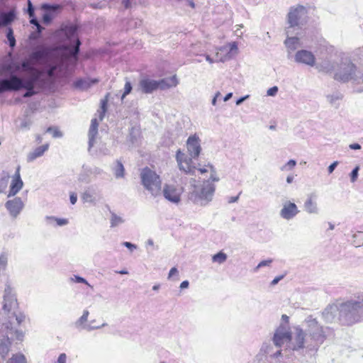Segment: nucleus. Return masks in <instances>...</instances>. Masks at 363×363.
I'll list each match as a JSON object with an SVG mask.
<instances>
[{"label":"nucleus","mask_w":363,"mask_h":363,"mask_svg":"<svg viewBox=\"0 0 363 363\" xmlns=\"http://www.w3.org/2000/svg\"><path fill=\"white\" fill-rule=\"evenodd\" d=\"M306 323L308 327L309 335L306 337L303 330L299 327L294 328L295 335L292 337L285 326H280L274 335V342L276 345L281 347L286 345L287 347L294 350L302 348L305 343L308 347H317L323 342L326 337V331L320 327L315 319L309 318Z\"/></svg>","instance_id":"f257e3e1"},{"label":"nucleus","mask_w":363,"mask_h":363,"mask_svg":"<svg viewBox=\"0 0 363 363\" xmlns=\"http://www.w3.org/2000/svg\"><path fill=\"white\" fill-rule=\"evenodd\" d=\"M363 308V294L347 301H337L329 305L323 312L326 322L338 317L343 324L350 325L359 320V311Z\"/></svg>","instance_id":"f03ea898"},{"label":"nucleus","mask_w":363,"mask_h":363,"mask_svg":"<svg viewBox=\"0 0 363 363\" xmlns=\"http://www.w3.org/2000/svg\"><path fill=\"white\" fill-rule=\"evenodd\" d=\"M186 148L187 154L180 149L176 152L175 158L177 166L180 171L186 174H194L196 166L193 160L197 159L202 152L201 140L199 133H195L188 137Z\"/></svg>","instance_id":"7ed1b4c3"},{"label":"nucleus","mask_w":363,"mask_h":363,"mask_svg":"<svg viewBox=\"0 0 363 363\" xmlns=\"http://www.w3.org/2000/svg\"><path fill=\"white\" fill-rule=\"evenodd\" d=\"M320 71L326 73H333L334 78L340 82H352L357 69L348 59L342 60L339 64L335 60H325L318 66Z\"/></svg>","instance_id":"20e7f679"},{"label":"nucleus","mask_w":363,"mask_h":363,"mask_svg":"<svg viewBox=\"0 0 363 363\" xmlns=\"http://www.w3.org/2000/svg\"><path fill=\"white\" fill-rule=\"evenodd\" d=\"M216 182L203 180L201 183L192 180L190 182L189 199L195 204L205 206L213 199Z\"/></svg>","instance_id":"39448f33"},{"label":"nucleus","mask_w":363,"mask_h":363,"mask_svg":"<svg viewBox=\"0 0 363 363\" xmlns=\"http://www.w3.org/2000/svg\"><path fill=\"white\" fill-rule=\"evenodd\" d=\"M35 79L30 78L25 80L16 76H11L9 79L0 81V94L7 91H18L21 89H26L23 97H30L35 94Z\"/></svg>","instance_id":"423d86ee"},{"label":"nucleus","mask_w":363,"mask_h":363,"mask_svg":"<svg viewBox=\"0 0 363 363\" xmlns=\"http://www.w3.org/2000/svg\"><path fill=\"white\" fill-rule=\"evenodd\" d=\"M140 175L143 186L152 196L157 197L161 194L162 181L156 172L145 167L141 170Z\"/></svg>","instance_id":"0eeeda50"},{"label":"nucleus","mask_w":363,"mask_h":363,"mask_svg":"<svg viewBox=\"0 0 363 363\" xmlns=\"http://www.w3.org/2000/svg\"><path fill=\"white\" fill-rule=\"evenodd\" d=\"M238 53V44L232 42L217 48L216 59L212 58L209 55H205L206 60L213 64L215 62H225L235 57Z\"/></svg>","instance_id":"6e6552de"},{"label":"nucleus","mask_w":363,"mask_h":363,"mask_svg":"<svg viewBox=\"0 0 363 363\" xmlns=\"http://www.w3.org/2000/svg\"><path fill=\"white\" fill-rule=\"evenodd\" d=\"M184 187L177 183H166L161 189V194L169 202L178 205L182 201Z\"/></svg>","instance_id":"1a4fd4ad"},{"label":"nucleus","mask_w":363,"mask_h":363,"mask_svg":"<svg viewBox=\"0 0 363 363\" xmlns=\"http://www.w3.org/2000/svg\"><path fill=\"white\" fill-rule=\"evenodd\" d=\"M18 308V303L13 289L9 285H6L1 302V309L4 315H10Z\"/></svg>","instance_id":"9d476101"},{"label":"nucleus","mask_w":363,"mask_h":363,"mask_svg":"<svg viewBox=\"0 0 363 363\" xmlns=\"http://www.w3.org/2000/svg\"><path fill=\"white\" fill-rule=\"evenodd\" d=\"M307 10L303 6L298 5L291 7L288 13V23L290 27H299L306 22Z\"/></svg>","instance_id":"9b49d317"},{"label":"nucleus","mask_w":363,"mask_h":363,"mask_svg":"<svg viewBox=\"0 0 363 363\" xmlns=\"http://www.w3.org/2000/svg\"><path fill=\"white\" fill-rule=\"evenodd\" d=\"M64 32L69 42L67 48V51L70 56L75 57L79 52L80 45V41L77 34V28L75 26H67Z\"/></svg>","instance_id":"f8f14e48"},{"label":"nucleus","mask_w":363,"mask_h":363,"mask_svg":"<svg viewBox=\"0 0 363 363\" xmlns=\"http://www.w3.org/2000/svg\"><path fill=\"white\" fill-rule=\"evenodd\" d=\"M20 166H18L15 173L9 177V189L7 194L8 198L16 196L23 187V182L20 174Z\"/></svg>","instance_id":"ddd939ff"},{"label":"nucleus","mask_w":363,"mask_h":363,"mask_svg":"<svg viewBox=\"0 0 363 363\" xmlns=\"http://www.w3.org/2000/svg\"><path fill=\"white\" fill-rule=\"evenodd\" d=\"M24 206L21 198L15 196L11 199L9 198L5 203V208L12 218H16L23 211Z\"/></svg>","instance_id":"4468645a"},{"label":"nucleus","mask_w":363,"mask_h":363,"mask_svg":"<svg viewBox=\"0 0 363 363\" xmlns=\"http://www.w3.org/2000/svg\"><path fill=\"white\" fill-rule=\"evenodd\" d=\"M294 60L298 64L314 67L316 58L312 52L307 50H300L296 52Z\"/></svg>","instance_id":"2eb2a0df"},{"label":"nucleus","mask_w":363,"mask_h":363,"mask_svg":"<svg viewBox=\"0 0 363 363\" xmlns=\"http://www.w3.org/2000/svg\"><path fill=\"white\" fill-rule=\"evenodd\" d=\"M89 315V311L86 309L84 310L82 315L75 322L76 327L79 329L86 330L90 331L93 330L100 329L107 325L106 323H103L101 325H94L92 324L94 323V320L91 321L89 323H88L87 321Z\"/></svg>","instance_id":"dca6fc26"},{"label":"nucleus","mask_w":363,"mask_h":363,"mask_svg":"<svg viewBox=\"0 0 363 363\" xmlns=\"http://www.w3.org/2000/svg\"><path fill=\"white\" fill-rule=\"evenodd\" d=\"M299 211L295 203L290 201H286L282 204V208L280 211V216L287 220L293 219Z\"/></svg>","instance_id":"f3484780"},{"label":"nucleus","mask_w":363,"mask_h":363,"mask_svg":"<svg viewBox=\"0 0 363 363\" xmlns=\"http://www.w3.org/2000/svg\"><path fill=\"white\" fill-rule=\"evenodd\" d=\"M101 199L100 192L94 187H89L82 194V200L84 203L96 206Z\"/></svg>","instance_id":"a211bd4d"},{"label":"nucleus","mask_w":363,"mask_h":363,"mask_svg":"<svg viewBox=\"0 0 363 363\" xmlns=\"http://www.w3.org/2000/svg\"><path fill=\"white\" fill-rule=\"evenodd\" d=\"M198 171L201 175L207 174L208 177L207 180H211L213 182H218L220 178L217 173L216 169L214 166L210 163L204 164L203 166H200L199 168L196 167V171Z\"/></svg>","instance_id":"6ab92c4d"},{"label":"nucleus","mask_w":363,"mask_h":363,"mask_svg":"<svg viewBox=\"0 0 363 363\" xmlns=\"http://www.w3.org/2000/svg\"><path fill=\"white\" fill-rule=\"evenodd\" d=\"M140 86L143 92L150 94L159 89L158 80L149 77H144L140 81Z\"/></svg>","instance_id":"aec40b11"},{"label":"nucleus","mask_w":363,"mask_h":363,"mask_svg":"<svg viewBox=\"0 0 363 363\" xmlns=\"http://www.w3.org/2000/svg\"><path fill=\"white\" fill-rule=\"evenodd\" d=\"M304 210L309 214H318L320 209L318 208L316 196L310 194L308 196L303 204Z\"/></svg>","instance_id":"412c9836"},{"label":"nucleus","mask_w":363,"mask_h":363,"mask_svg":"<svg viewBox=\"0 0 363 363\" xmlns=\"http://www.w3.org/2000/svg\"><path fill=\"white\" fill-rule=\"evenodd\" d=\"M98 120L93 118L89 130V150L94 152V145L96 143V137L98 133Z\"/></svg>","instance_id":"4be33fe9"},{"label":"nucleus","mask_w":363,"mask_h":363,"mask_svg":"<svg viewBox=\"0 0 363 363\" xmlns=\"http://www.w3.org/2000/svg\"><path fill=\"white\" fill-rule=\"evenodd\" d=\"M45 223L50 228H59L67 225L69 220L65 218H60L54 216H47L44 218Z\"/></svg>","instance_id":"5701e85b"},{"label":"nucleus","mask_w":363,"mask_h":363,"mask_svg":"<svg viewBox=\"0 0 363 363\" xmlns=\"http://www.w3.org/2000/svg\"><path fill=\"white\" fill-rule=\"evenodd\" d=\"M103 173V170L99 167H94L93 168H88L83 167L82 172L79 174L78 179L80 182H88V177L89 175H94L97 177Z\"/></svg>","instance_id":"b1692460"},{"label":"nucleus","mask_w":363,"mask_h":363,"mask_svg":"<svg viewBox=\"0 0 363 363\" xmlns=\"http://www.w3.org/2000/svg\"><path fill=\"white\" fill-rule=\"evenodd\" d=\"M10 325L11 321L3 323L2 328L6 330V337H9V335H11V338L22 340L24 337V333L21 330L13 329Z\"/></svg>","instance_id":"393cba45"},{"label":"nucleus","mask_w":363,"mask_h":363,"mask_svg":"<svg viewBox=\"0 0 363 363\" xmlns=\"http://www.w3.org/2000/svg\"><path fill=\"white\" fill-rule=\"evenodd\" d=\"M159 89L164 90L167 89H170L173 87H176L179 84V79L177 75H173L170 77H167L158 80Z\"/></svg>","instance_id":"a878e982"},{"label":"nucleus","mask_w":363,"mask_h":363,"mask_svg":"<svg viewBox=\"0 0 363 363\" xmlns=\"http://www.w3.org/2000/svg\"><path fill=\"white\" fill-rule=\"evenodd\" d=\"M48 49L44 46L37 48L30 56V60L33 62H40L46 58L48 55Z\"/></svg>","instance_id":"bb28decb"},{"label":"nucleus","mask_w":363,"mask_h":363,"mask_svg":"<svg viewBox=\"0 0 363 363\" xmlns=\"http://www.w3.org/2000/svg\"><path fill=\"white\" fill-rule=\"evenodd\" d=\"M352 86L356 92H363V70L357 71Z\"/></svg>","instance_id":"cd10ccee"},{"label":"nucleus","mask_w":363,"mask_h":363,"mask_svg":"<svg viewBox=\"0 0 363 363\" xmlns=\"http://www.w3.org/2000/svg\"><path fill=\"white\" fill-rule=\"evenodd\" d=\"M49 144H45L42 146L36 147L33 151L30 152L28 155V160L31 162L35 160L38 157H41L43 155L45 152H46L48 150Z\"/></svg>","instance_id":"c85d7f7f"},{"label":"nucleus","mask_w":363,"mask_h":363,"mask_svg":"<svg viewBox=\"0 0 363 363\" xmlns=\"http://www.w3.org/2000/svg\"><path fill=\"white\" fill-rule=\"evenodd\" d=\"M2 337V339H0V356L4 358L9 352L11 342L9 337Z\"/></svg>","instance_id":"c756f323"},{"label":"nucleus","mask_w":363,"mask_h":363,"mask_svg":"<svg viewBox=\"0 0 363 363\" xmlns=\"http://www.w3.org/2000/svg\"><path fill=\"white\" fill-rule=\"evenodd\" d=\"M15 18L13 11L0 13V27L6 26L13 21Z\"/></svg>","instance_id":"7c9ffc66"},{"label":"nucleus","mask_w":363,"mask_h":363,"mask_svg":"<svg viewBox=\"0 0 363 363\" xmlns=\"http://www.w3.org/2000/svg\"><path fill=\"white\" fill-rule=\"evenodd\" d=\"M284 44L289 51L295 50L298 46L301 45L300 40L296 37H289L286 39Z\"/></svg>","instance_id":"2f4dec72"},{"label":"nucleus","mask_w":363,"mask_h":363,"mask_svg":"<svg viewBox=\"0 0 363 363\" xmlns=\"http://www.w3.org/2000/svg\"><path fill=\"white\" fill-rule=\"evenodd\" d=\"M125 222L124 218L122 216L118 215L114 212H111V218H110V226L111 228L117 227Z\"/></svg>","instance_id":"473e14b6"},{"label":"nucleus","mask_w":363,"mask_h":363,"mask_svg":"<svg viewBox=\"0 0 363 363\" xmlns=\"http://www.w3.org/2000/svg\"><path fill=\"white\" fill-rule=\"evenodd\" d=\"M6 363H28L26 357L21 352L13 354Z\"/></svg>","instance_id":"72a5a7b5"},{"label":"nucleus","mask_w":363,"mask_h":363,"mask_svg":"<svg viewBox=\"0 0 363 363\" xmlns=\"http://www.w3.org/2000/svg\"><path fill=\"white\" fill-rule=\"evenodd\" d=\"M96 82V79H80L75 82V86L82 89H85L89 88L91 84H95Z\"/></svg>","instance_id":"f704fd0d"},{"label":"nucleus","mask_w":363,"mask_h":363,"mask_svg":"<svg viewBox=\"0 0 363 363\" xmlns=\"http://www.w3.org/2000/svg\"><path fill=\"white\" fill-rule=\"evenodd\" d=\"M9 319H11L12 318H15L16 323L18 325H21L22 323H23L26 318V315L22 312H17V310L15 311L13 313H10V315H7ZM10 321V320H9Z\"/></svg>","instance_id":"c9c22d12"},{"label":"nucleus","mask_w":363,"mask_h":363,"mask_svg":"<svg viewBox=\"0 0 363 363\" xmlns=\"http://www.w3.org/2000/svg\"><path fill=\"white\" fill-rule=\"evenodd\" d=\"M113 174L116 178H122L124 176L125 169L121 162H117L113 168Z\"/></svg>","instance_id":"e433bc0d"},{"label":"nucleus","mask_w":363,"mask_h":363,"mask_svg":"<svg viewBox=\"0 0 363 363\" xmlns=\"http://www.w3.org/2000/svg\"><path fill=\"white\" fill-rule=\"evenodd\" d=\"M227 255L223 252H219L212 257V261L219 264H223L227 260Z\"/></svg>","instance_id":"4c0bfd02"},{"label":"nucleus","mask_w":363,"mask_h":363,"mask_svg":"<svg viewBox=\"0 0 363 363\" xmlns=\"http://www.w3.org/2000/svg\"><path fill=\"white\" fill-rule=\"evenodd\" d=\"M69 281L72 283L84 284L91 289H93V286L84 278L79 275H73L69 278Z\"/></svg>","instance_id":"58836bf2"},{"label":"nucleus","mask_w":363,"mask_h":363,"mask_svg":"<svg viewBox=\"0 0 363 363\" xmlns=\"http://www.w3.org/2000/svg\"><path fill=\"white\" fill-rule=\"evenodd\" d=\"M202 48V44L201 43H198L191 46L189 52L193 55H201L203 51V49Z\"/></svg>","instance_id":"ea45409f"},{"label":"nucleus","mask_w":363,"mask_h":363,"mask_svg":"<svg viewBox=\"0 0 363 363\" xmlns=\"http://www.w3.org/2000/svg\"><path fill=\"white\" fill-rule=\"evenodd\" d=\"M296 165V162L294 160H289L286 163L281 167L280 169L283 172H290Z\"/></svg>","instance_id":"a19ab883"},{"label":"nucleus","mask_w":363,"mask_h":363,"mask_svg":"<svg viewBox=\"0 0 363 363\" xmlns=\"http://www.w3.org/2000/svg\"><path fill=\"white\" fill-rule=\"evenodd\" d=\"M6 37H7L10 47L13 48L16 45V39L13 35V32L12 28H9L7 29Z\"/></svg>","instance_id":"79ce46f5"},{"label":"nucleus","mask_w":363,"mask_h":363,"mask_svg":"<svg viewBox=\"0 0 363 363\" xmlns=\"http://www.w3.org/2000/svg\"><path fill=\"white\" fill-rule=\"evenodd\" d=\"M8 264V256L5 254L0 255V274L4 272Z\"/></svg>","instance_id":"37998d69"},{"label":"nucleus","mask_w":363,"mask_h":363,"mask_svg":"<svg viewBox=\"0 0 363 363\" xmlns=\"http://www.w3.org/2000/svg\"><path fill=\"white\" fill-rule=\"evenodd\" d=\"M9 177H4L0 179V194L5 193L9 186Z\"/></svg>","instance_id":"c03bdc74"},{"label":"nucleus","mask_w":363,"mask_h":363,"mask_svg":"<svg viewBox=\"0 0 363 363\" xmlns=\"http://www.w3.org/2000/svg\"><path fill=\"white\" fill-rule=\"evenodd\" d=\"M359 166L357 165L352 170V172H350V182L352 183H354L357 182V179H358V177H359Z\"/></svg>","instance_id":"a18cd8bd"},{"label":"nucleus","mask_w":363,"mask_h":363,"mask_svg":"<svg viewBox=\"0 0 363 363\" xmlns=\"http://www.w3.org/2000/svg\"><path fill=\"white\" fill-rule=\"evenodd\" d=\"M46 132L51 133L52 136L55 138H61L62 136V133L57 128H48Z\"/></svg>","instance_id":"49530a36"},{"label":"nucleus","mask_w":363,"mask_h":363,"mask_svg":"<svg viewBox=\"0 0 363 363\" xmlns=\"http://www.w3.org/2000/svg\"><path fill=\"white\" fill-rule=\"evenodd\" d=\"M272 262V260L271 259L263 260L260 262L257 266L254 269V272H257L258 270L264 267H268L269 266Z\"/></svg>","instance_id":"de8ad7c7"},{"label":"nucleus","mask_w":363,"mask_h":363,"mask_svg":"<svg viewBox=\"0 0 363 363\" xmlns=\"http://www.w3.org/2000/svg\"><path fill=\"white\" fill-rule=\"evenodd\" d=\"M174 277H177V280L178 279L179 277V271L177 267H172L169 272L168 274V279H172Z\"/></svg>","instance_id":"09e8293b"},{"label":"nucleus","mask_w":363,"mask_h":363,"mask_svg":"<svg viewBox=\"0 0 363 363\" xmlns=\"http://www.w3.org/2000/svg\"><path fill=\"white\" fill-rule=\"evenodd\" d=\"M132 90V86L130 82H126L124 86V91L121 96V99H123L126 95L130 93Z\"/></svg>","instance_id":"8fccbe9b"},{"label":"nucleus","mask_w":363,"mask_h":363,"mask_svg":"<svg viewBox=\"0 0 363 363\" xmlns=\"http://www.w3.org/2000/svg\"><path fill=\"white\" fill-rule=\"evenodd\" d=\"M68 357L65 353H60L54 363H67Z\"/></svg>","instance_id":"3c124183"},{"label":"nucleus","mask_w":363,"mask_h":363,"mask_svg":"<svg viewBox=\"0 0 363 363\" xmlns=\"http://www.w3.org/2000/svg\"><path fill=\"white\" fill-rule=\"evenodd\" d=\"M278 91V87L277 86H274L267 91V95L269 96H275L277 94Z\"/></svg>","instance_id":"603ef678"},{"label":"nucleus","mask_w":363,"mask_h":363,"mask_svg":"<svg viewBox=\"0 0 363 363\" xmlns=\"http://www.w3.org/2000/svg\"><path fill=\"white\" fill-rule=\"evenodd\" d=\"M106 100H103L101 101V110L99 111V121H101L104 116L105 112H106Z\"/></svg>","instance_id":"864d4df0"},{"label":"nucleus","mask_w":363,"mask_h":363,"mask_svg":"<svg viewBox=\"0 0 363 363\" xmlns=\"http://www.w3.org/2000/svg\"><path fill=\"white\" fill-rule=\"evenodd\" d=\"M339 164V162L338 161H335L333 162V163H331L328 167V174H332L335 169L337 167V166Z\"/></svg>","instance_id":"5fc2aeb1"},{"label":"nucleus","mask_w":363,"mask_h":363,"mask_svg":"<svg viewBox=\"0 0 363 363\" xmlns=\"http://www.w3.org/2000/svg\"><path fill=\"white\" fill-rule=\"evenodd\" d=\"M52 18H53L52 15L50 13L47 12L43 14V22L45 23H49L51 21V20L52 19Z\"/></svg>","instance_id":"6e6d98bb"},{"label":"nucleus","mask_w":363,"mask_h":363,"mask_svg":"<svg viewBox=\"0 0 363 363\" xmlns=\"http://www.w3.org/2000/svg\"><path fill=\"white\" fill-rule=\"evenodd\" d=\"M21 66H22V69L25 71L32 70V67L30 64L29 60H26V61L23 62Z\"/></svg>","instance_id":"4d7b16f0"},{"label":"nucleus","mask_w":363,"mask_h":363,"mask_svg":"<svg viewBox=\"0 0 363 363\" xmlns=\"http://www.w3.org/2000/svg\"><path fill=\"white\" fill-rule=\"evenodd\" d=\"M284 277V274L279 275L276 277L270 283V285L274 286L277 285L281 279Z\"/></svg>","instance_id":"13d9d810"},{"label":"nucleus","mask_w":363,"mask_h":363,"mask_svg":"<svg viewBox=\"0 0 363 363\" xmlns=\"http://www.w3.org/2000/svg\"><path fill=\"white\" fill-rule=\"evenodd\" d=\"M220 96H221V94H220V91H217V92L214 94V96H213V99H212V100H211V104H212L213 106H216L217 105V101H218V99L220 98Z\"/></svg>","instance_id":"bf43d9fd"},{"label":"nucleus","mask_w":363,"mask_h":363,"mask_svg":"<svg viewBox=\"0 0 363 363\" xmlns=\"http://www.w3.org/2000/svg\"><path fill=\"white\" fill-rule=\"evenodd\" d=\"M69 200L70 203L74 205L77 203V195L74 192H71L69 194Z\"/></svg>","instance_id":"052dcab7"},{"label":"nucleus","mask_w":363,"mask_h":363,"mask_svg":"<svg viewBox=\"0 0 363 363\" xmlns=\"http://www.w3.org/2000/svg\"><path fill=\"white\" fill-rule=\"evenodd\" d=\"M123 245L125 247H126L127 248H128L129 250H130L131 251H133L137 248V246L135 245L132 244L131 242H124Z\"/></svg>","instance_id":"680f3d73"},{"label":"nucleus","mask_w":363,"mask_h":363,"mask_svg":"<svg viewBox=\"0 0 363 363\" xmlns=\"http://www.w3.org/2000/svg\"><path fill=\"white\" fill-rule=\"evenodd\" d=\"M189 281L187 280H185V281H183L181 284H180V286H179V288L180 289L183 290V289H186L189 287Z\"/></svg>","instance_id":"e2e57ef3"},{"label":"nucleus","mask_w":363,"mask_h":363,"mask_svg":"<svg viewBox=\"0 0 363 363\" xmlns=\"http://www.w3.org/2000/svg\"><path fill=\"white\" fill-rule=\"evenodd\" d=\"M28 14H29L30 17H33V16L34 10H33V8L32 6V4H31V2L30 1H28Z\"/></svg>","instance_id":"0e129e2a"},{"label":"nucleus","mask_w":363,"mask_h":363,"mask_svg":"<svg viewBox=\"0 0 363 363\" xmlns=\"http://www.w3.org/2000/svg\"><path fill=\"white\" fill-rule=\"evenodd\" d=\"M349 147L351 150H360L361 145L358 143H352L349 145Z\"/></svg>","instance_id":"69168bd1"},{"label":"nucleus","mask_w":363,"mask_h":363,"mask_svg":"<svg viewBox=\"0 0 363 363\" xmlns=\"http://www.w3.org/2000/svg\"><path fill=\"white\" fill-rule=\"evenodd\" d=\"M249 95H246L243 97H241L239 99L237 100L236 101V105H240L244 101H245L246 99H247L249 98Z\"/></svg>","instance_id":"338daca9"},{"label":"nucleus","mask_w":363,"mask_h":363,"mask_svg":"<svg viewBox=\"0 0 363 363\" xmlns=\"http://www.w3.org/2000/svg\"><path fill=\"white\" fill-rule=\"evenodd\" d=\"M238 199H239V196H231L228 199V203H231L237 202Z\"/></svg>","instance_id":"774afa93"}]
</instances>
